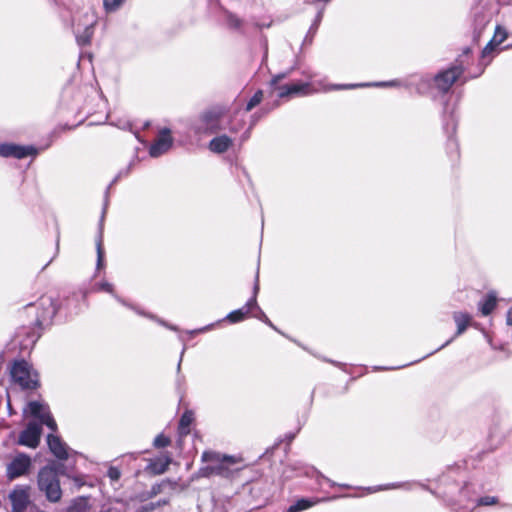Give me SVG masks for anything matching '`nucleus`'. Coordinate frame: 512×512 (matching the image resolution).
I'll use <instances>...</instances> for the list:
<instances>
[{
	"label": "nucleus",
	"mask_w": 512,
	"mask_h": 512,
	"mask_svg": "<svg viewBox=\"0 0 512 512\" xmlns=\"http://www.w3.org/2000/svg\"><path fill=\"white\" fill-rule=\"evenodd\" d=\"M225 113V108L222 106L210 107L191 122L189 129L197 136L218 133L225 129L223 126Z\"/></svg>",
	"instance_id": "obj_1"
},
{
	"label": "nucleus",
	"mask_w": 512,
	"mask_h": 512,
	"mask_svg": "<svg viewBox=\"0 0 512 512\" xmlns=\"http://www.w3.org/2000/svg\"><path fill=\"white\" fill-rule=\"evenodd\" d=\"M38 488L43 492L48 501L56 503L61 499L62 490L57 472L53 467L44 466L38 472Z\"/></svg>",
	"instance_id": "obj_2"
},
{
	"label": "nucleus",
	"mask_w": 512,
	"mask_h": 512,
	"mask_svg": "<svg viewBox=\"0 0 512 512\" xmlns=\"http://www.w3.org/2000/svg\"><path fill=\"white\" fill-rule=\"evenodd\" d=\"M12 380L23 390H35L39 387V375L25 360L15 361L10 369Z\"/></svg>",
	"instance_id": "obj_3"
},
{
	"label": "nucleus",
	"mask_w": 512,
	"mask_h": 512,
	"mask_svg": "<svg viewBox=\"0 0 512 512\" xmlns=\"http://www.w3.org/2000/svg\"><path fill=\"white\" fill-rule=\"evenodd\" d=\"M202 462H212L215 468L216 476L222 478H231L239 471V468H234V465L239 462L235 456L221 454L215 451H204L201 455Z\"/></svg>",
	"instance_id": "obj_4"
},
{
	"label": "nucleus",
	"mask_w": 512,
	"mask_h": 512,
	"mask_svg": "<svg viewBox=\"0 0 512 512\" xmlns=\"http://www.w3.org/2000/svg\"><path fill=\"white\" fill-rule=\"evenodd\" d=\"M290 72L279 73L270 81L271 92L277 91L278 98H286L293 95H307L311 93L310 83L299 82L292 84L279 85V82L288 77Z\"/></svg>",
	"instance_id": "obj_5"
},
{
	"label": "nucleus",
	"mask_w": 512,
	"mask_h": 512,
	"mask_svg": "<svg viewBox=\"0 0 512 512\" xmlns=\"http://www.w3.org/2000/svg\"><path fill=\"white\" fill-rule=\"evenodd\" d=\"M132 163H130L125 169L118 172L115 178L112 180L110 185L107 187L105 191V202L102 210V215L99 223V233L96 240V250H97V264L96 269L100 270L104 266V248H103V222L106 214L107 206H108V196L110 187L115 184L120 178L125 177L129 174Z\"/></svg>",
	"instance_id": "obj_6"
},
{
	"label": "nucleus",
	"mask_w": 512,
	"mask_h": 512,
	"mask_svg": "<svg viewBox=\"0 0 512 512\" xmlns=\"http://www.w3.org/2000/svg\"><path fill=\"white\" fill-rule=\"evenodd\" d=\"M94 289L98 290V291H104V292L110 293L119 303H121L122 305H124V306L128 307L129 309L135 311L137 314H139L141 316H144V317H147V318H149L151 320H154L157 323H159L160 325H162V326H164L166 328H169L171 330H174V331L177 330V328L175 326L169 325L167 322H165L164 320H162L160 318H157L155 315L150 314V313H146L145 311H143L139 307H137V306H135V305H133L131 303H128L126 300H124L123 298H121L119 295H117L114 292L113 285L111 283L107 282V281H103V282L95 284Z\"/></svg>",
	"instance_id": "obj_7"
},
{
	"label": "nucleus",
	"mask_w": 512,
	"mask_h": 512,
	"mask_svg": "<svg viewBox=\"0 0 512 512\" xmlns=\"http://www.w3.org/2000/svg\"><path fill=\"white\" fill-rule=\"evenodd\" d=\"M32 460L27 454L20 452L6 466V477L9 480H15L22 477L30 471Z\"/></svg>",
	"instance_id": "obj_8"
},
{
	"label": "nucleus",
	"mask_w": 512,
	"mask_h": 512,
	"mask_svg": "<svg viewBox=\"0 0 512 512\" xmlns=\"http://www.w3.org/2000/svg\"><path fill=\"white\" fill-rule=\"evenodd\" d=\"M36 307L38 313L35 324L38 327L50 324L59 309L54 299L49 296L41 297L38 300Z\"/></svg>",
	"instance_id": "obj_9"
},
{
	"label": "nucleus",
	"mask_w": 512,
	"mask_h": 512,
	"mask_svg": "<svg viewBox=\"0 0 512 512\" xmlns=\"http://www.w3.org/2000/svg\"><path fill=\"white\" fill-rule=\"evenodd\" d=\"M463 66L453 65L450 68L439 72L434 76L433 82L435 87L442 93L449 91L453 83L463 74Z\"/></svg>",
	"instance_id": "obj_10"
},
{
	"label": "nucleus",
	"mask_w": 512,
	"mask_h": 512,
	"mask_svg": "<svg viewBox=\"0 0 512 512\" xmlns=\"http://www.w3.org/2000/svg\"><path fill=\"white\" fill-rule=\"evenodd\" d=\"M28 411L32 417L39 420L37 423L41 426L46 425L53 432L57 430V424L46 403L31 401L28 403Z\"/></svg>",
	"instance_id": "obj_11"
},
{
	"label": "nucleus",
	"mask_w": 512,
	"mask_h": 512,
	"mask_svg": "<svg viewBox=\"0 0 512 512\" xmlns=\"http://www.w3.org/2000/svg\"><path fill=\"white\" fill-rule=\"evenodd\" d=\"M96 24V18L94 15L86 13L83 16V23L74 24V34L76 41L80 46L90 44L92 36L94 34V26Z\"/></svg>",
	"instance_id": "obj_12"
},
{
	"label": "nucleus",
	"mask_w": 512,
	"mask_h": 512,
	"mask_svg": "<svg viewBox=\"0 0 512 512\" xmlns=\"http://www.w3.org/2000/svg\"><path fill=\"white\" fill-rule=\"evenodd\" d=\"M259 289V276L257 273L251 298L246 302V304L243 307L230 312L226 316V319L230 323H238L243 321L247 317V315L253 310V307H257V295L259 293Z\"/></svg>",
	"instance_id": "obj_13"
},
{
	"label": "nucleus",
	"mask_w": 512,
	"mask_h": 512,
	"mask_svg": "<svg viewBox=\"0 0 512 512\" xmlns=\"http://www.w3.org/2000/svg\"><path fill=\"white\" fill-rule=\"evenodd\" d=\"M457 126L456 119L453 114V109L449 111L448 104H445L444 111H443V129L448 135V143L447 148L450 153H454V157H458V143L453 138V134L455 133Z\"/></svg>",
	"instance_id": "obj_14"
},
{
	"label": "nucleus",
	"mask_w": 512,
	"mask_h": 512,
	"mask_svg": "<svg viewBox=\"0 0 512 512\" xmlns=\"http://www.w3.org/2000/svg\"><path fill=\"white\" fill-rule=\"evenodd\" d=\"M8 497L11 502L12 512H25L30 504V487L27 485H16Z\"/></svg>",
	"instance_id": "obj_15"
},
{
	"label": "nucleus",
	"mask_w": 512,
	"mask_h": 512,
	"mask_svg": "<svg viewBox=\"0 0 512 512\" xmlns=\"http://www.w3.org/2000/svg\"><path fill=\"white\" fill-rule=\"evenodd\" d=\"M41 434L42 426L36 421H30L19 434L18 444L29 448H36L40 443Z\"/></svg>",
	"instance_id": "obj_16"
},
{
	"label": "nucleus",
	"mask_w": 512,
	"mask_h": 512,
	"mask_svg": "<svg viewBox=\"0 0 512 512\" xmlns=\"http://www.w3.org/2000/svg\"><path fill=\"white\" fill-rule=\"evenodd\" d=\"M37 154V149L33 146H22L16 144L3 143L0 144L1 157H13L16 159H23L27 156H34Z\"/></svg>",
	"instance_id": "obj_17"
},
{
	"label": "nucleus",
	"mask_w": 512,
	"mask_h": 512,
	"mask_svg": "<svg viewBox=\"0 0 512 512\" xmlns=\"http://www.w3.org/2000/svg\"><path fill=\"white\" fill-rule=\"evenodd\" d=\"M453 319L456 323V326H457V330H456V333L454 335V337H452L451 339L447 340L443 345H441L439 348H437L436 350L432 351L431 353L427 354L426 356L423 357L426 358L434 353H436L437 351L443 349L444 347H446L447 345H449L456 337L462 335L466 329L468 328V326H470L472 324V316L469 314V313H466V312H454L453 313Z\"/></svg>",
	"instance_id": "obj_18"
},
{
	"label": "nucleus",
	"mask_w": 512,
	"mask_h": 512,
	"mask_svg": "<svg viewBox=\"0 0 512 512\" xmlns=\"http://www.w3.org/2000/svg\"><path fill=\"white\" fill-rule=\"evenodd\" d=\"M171 146L172 138L170 136V131L169 129H163L155 142L151 144L149 154L151 157H159L166 153Z\"/></svg>",
	"instance_id": "obj_19"
},
{
	"label": "nucleus",
	"mask_w": 512,
	"mask_h": 512,
	"mask_svg": "<svg viewBox=\"0 0 512 512\" xmlns=\"http://www.w3.org/2000/svg\"><path fill=\"white\" fill-rule=\"evenodd\" d=\"M47 443L50 451L56 458L60 460H66L68 458V446L59 436L49 434L47 436Z\"/></svg>",
	"instance_id": "obj_20"
},
{
	"label": "nucleus",
	"mask_w": 512,
	"mask_h": 512,
	"mask_svg": "<svg viewBox=\"0 0 512 512\" xmlns=\"http://www.w3.org/2000/svg\"><path fill=\"white\" fill-rule=\"evenodd\" d=\"M314 469L312 467L306 466L301 462H295L287 465L283 470V476L285 478H292L294 476L307 475L309 476L311 473H314Z\"/></svg>",
	"instance_id": "obj_21"
},
{
	"label": "nucleus",
	"mask_w": 512,
	"mask_h": 512,
	"mask_svg": "<svg viewBox=\"0 0 512 512\" xmlns=\"http://www.w3.org/2000/svg\"><path fill=\"white\" fill-rule=\"evenodd\" d=\"M223 21L225 26L233 31L242 32L244 26V20L238 17L236 14L231 11L223 8Z\"/></svg>",
	"instance_id": "obj_22"
},
{
	"label": "nucleus",
	"mask_w": 512,
	"mask_h": 512,
	"mask_svg": "<svg viewBox=\"0 0 512 512\" xmlns=\"http://www.w3.org/2000/svg\"><path fill=\"white\" fill-rule=\"evenodd\" d=\"M171 463V457L168 454L161 455L155 459L150 460L148 469L154 474H163Z\"/></svg>",
	"instance_id": "obj_23"
},
{
	"label": "nucleus",
	"mask_w": 512,
	"mask_h": 512,
	"mask_svg": "<svg viewBox=\"0 0 512 512\" xmlns=\"http://www.w3.org/2000/svg\"><path fill=\"white\" fill-rule=\"evenodd\" d=\"M232 145V140L227 135H221L213 138L209 142V149L214 153H224Z\"/></svg>",
	"instance_id": "obj_24"
},
{
	"label": "nucleus",
	"mask_w": 512,
	"mask_h": 512,
	"mask_svg": "<svg viewBox=\"0 0 512 512\" xmlns=\"http://www.w3.org/2000/svg\"><path fill=\"white\" fill-rule=\"evenodd\" d=\"M326 499H306L301 498L297 500L294 504L288 507V509L285 512H301L308 508L313 507L314 505L325 501Z\"/></svg>",
	"instance_id": "obj_25"
},
{
	"label": "nucleus",
	"mask_w": 512,
	"mask_h": 512,
	"mask_svg": "<svg viewBox=\"0 0 512 512\" xmlns=\"http://www.w3.org/2000/svg\"><path fill=\"white\" fill-rule=\"evenodd\" d=\"M245 125L244 115L240 113V111H236L230 117L227 126H224L225 129H228L231 133H238L243 129Z\"/></svg>",
	"instance_id": "obj_26"
},
{
	"label": "nucleus",
	"mask_w": 512,
	"mask_h": 512,
	"mask_svg": "<svg viewBox=\"0 0 512 512\" xmlns=\"http://www.w3.org/2000/svg\"><path fill=\"white\" fill-rule=\"evenodd\" d=\"M194 421V413L190 410H186L179 420L178 430L181 435H187L190 433V426Z\"/></svg>",
	"instance_id": "obj_27"
},
{
	"label": "nucleus",
	"mask_w": 512,
	"mask_h": 512,
	"mask_svg": "<svg viewBox=\"0 0 512 512\" xmlns=\"http://www.w3.org/2000/svg\"><path fill=\"white\" fill-rule=\"evenodd\" d=\"M478 307L482 315H489L496 307V296L492 293H489L479 302Z\"/></svg>",
	"instance_id": "obj_28"
},
{
	"label": "nucleus",
	"mask_w": 512,
	"mask_h": 512,
	"mask_svg": "<svg viewBox=\"0 0 512 512\" xmlns=\"http://www.w3.org/2000/svg\"><path fill=\"white\" fill-rule=\"evenodd\" d=\"M88 509V500L85 498H78L73 501L68 512H86Z\"/></svg>",
	"instance_id": "obj_29"
},
{
	"label": "nucleus",
	"mask_w": 512,
	"mask_h": 512,
	"mask_svg": "<svg viewBox=\"0 0 512 512\" xmlns=\"http://www.w3.org/2000/svg\"><path fill=\"white\" fill-rule=\"evenodd\" d=\"M23 330L27 334V338L24 341H20V347H21V349L32 348L34 346V344L36 343V341L38 340L39 335H36V333L34 331L29 332V331H26V329H23Z\"/></svg>",
	"instance_id": "obj_30"
},
{
	"label": "nucleus",
	"mask_w": 512,
	"mask_h": 512,
	"mask_svg": "<svg viewBox=\"0 0 512 512\" xmlns=\"http://www.w3.org/2000/svg\"><path fill=\"white\" fill-rule=\"evenodd\" d=\"M206 465L202 466L198 472L197 477L210 478L216 476L215 468L212 462H205Z\"/></svg>",
	"instance_id": "obj_31"
},
{
	"label": "nucleus",
	"mask_w": 512,
	"mask_h": 512,
	"mask_svg": "<svg viewBox=\"0 0 512 512\" xmlns=\"http://www.w3.org/2000/svg\"><path fill=\"white\" fill-rule=\"evenodd\" d=\"M263 99V91L258 90L255 94L250 98L245 107V112L251 111L254 107H256Z\"/></svg>",
	"instance_id": "obj_32"
},
{
	"label": "nucleus",
	"mask_w": 512,
	"mask_h": 512,
	"mask_svg": "<svg viewBox=\"0 0 512 512\" xmlns=\"http://www.w3.org/2000/svg\"><path fill=\"white\" fill-rule=\"evenodd\" d=\"M253 310H255V314H253V317L262 321L263 323L267 324L274 330H277V328L273 325V323L270 321V319L267 317V315L264 313V311L259 307L257 304V307H253Z\"/></svg>",
	"instance_id": "obj_33"
},
{
	"label": "nucleus",
	"mask_w": 512,
	"mask_h": 512,
	"mask_svg": "<svg viewBox=\"0 0 512 512\" xmlns=\"http://www.w3.org/2000/svg\"><path fill=\"white\" fill-rule=\"evenodd\" d=\"M184 352H185V348H183V350L181 352L180 360H179L178 365H177L176 385H177V389L179 391H183L184 390V386H185V377H184V375L180 374L181 362H182V358H183Z\"/></svg>",
	"instance_id": "obj_34"
},
{
	"label": "nucleus",
	"mask_w": 512,
	"mask_h": 512,
	"mask_svg": "<svg viewBox=\"0 0 512 512\" xmlns=\"http://www.w3.org/2000/svg\"><path fill=\"white\" fill-rule=\"evenodd\" d=\"M170 444V438L165 436L163 433L158 434L153 441V445L155 448H165Z\"/></svg>",
	"instance_id": "obj_35"
},
{
	"label": "nucleus",
	"mask_w": 512,
	"mask_h": 512,
	"mask_svg": "<svg viewBox=\"0 0 512 512\" xmlns=\"http://www.w3.org/2000/svg\"><path fill=\"white\" fill-rule=\"evenodd\" d=\"M80 298H84V295H80V294H73L72 296L68 297L64 303H62V306L69 312V313H72L73 311L71 310V305L74 304V303H78Z\"/></svg>",
	"instance_id": "obj_36"
},
{
	"label": "nucleus",
	"mask_w": 512,
	"mask_h": 512,
	"mask_svg": "<svg viewBox=\"0 0 512 512\" xmlns=\"http://www.w3.org/2000/svg\"><path fill=\"white\" fill-rule=\"evenodd\" d=\"M124 2V0H103V5L106 11H115L120 5Z\"/></svg>",
	"instance_id": "obj_37"
},
{
	"label": "nucleus",
	"mask_w": 512,
	"mask_h": 512,
	"mask_svg": "<svg viewBox=\"0 0 512 512\" xmlns=\"http://www.w3.org/2000/svg\"><path fill=\"white\" fill-rule=\"evenodd\" d=\"M498 502V499L493 496H484L476 500V506H489Z\"/></svg>",
	"instance_id": "obj_38"
},
{
	"label": "nucleus",
	"mask_w": 512,
	"mask_h": 512,
	"mask_svg": "<svg viewBox=\"0 0 512 512\" xmlns=\"http://www.w3.org/2000/svg\"><path fill=\"white\" fill-rule=\"evenodd\" d=\"M323 13H324V9H320L315 17V20L314 22L312 23L311 27H310V32L313 31V33H316L317 30H318V27L322 21V18H323Z\"/></svg>",
	"instance_id": "obj_39"
},
{
	"label": "nucleus",
	"mask_w": 512,
	"mask_h": 512,
	"mask_svg": "<svg viewBox=\"0 0 512 512\" xmlns=\"http://www.w3.org/2000/svg\"><path fill=\"white\" fill-rule=\"evenodd\" d=\"M323 13H324V9H320L315 17V20L314 22L312 23L311 27H310V32L313 31V33H316L317 30H318V27L322 21V18H323Z\"/></svg>",
	"instance_id": "obj_40"
},
{
	"label": "nucleus",
	"mask_w": 512,
	"mask_h": 512,
	"mask_svg": "<svg viewBox=\"0 0 512 512\" xmlns=\"http://www.w3.org/2000/svg\"><path fill=\"white\" fill-rule=\"evenodd\" d=\"M121 476V472L119 471L118 468L116 467H110L109 470H108V477L113 480V481H117L119 480Z\"/></svg>",
	"instance_id": "obj_41"
},
{
	"label": "nucleus",
	"mask_w": 512,
	"mask_h": 512,
	"mask_svg": "<svg viewBox=\"0 0 512 512\" xmlns=\"http://www.w3.org/2000/svg\"><path fill=\"white\" fill-rule=\"evenodd\" d=\"M398 487H402V484H389L386 486L369 487V488H367V490L369 493H372V492H376V491H379L382 489H392V488H398Z\"/></svg>",
	"instance_id": "obj_42"
},
{
	"label": "nucleus",
	"mask_w": 512,
	"mask_h": 512,
	"mask_svg": "<svg viewBox=\"0 0 512 512\" xmlns=\"http://www.w3.org/2000/svg\"><path fill=\"white\" fill-rule=\"evenodd\" d=\"M373 85L378 86V87L399 86L400 82L397 80H393V81H389V82H378V83H374Z\"/></svg>",
	"instance_id": "obj_43"
},
{
	"label": "nucleus",
	"mask_w": 512,
	"mask_h": 512,
	"mask_svg": "<svg viewBox=\"0 0 512 512\" xmlns=\"http://www.w3.org/2000/svg\"><path fill=\"white\" fill-rule=\"evenodd\" d=\"M369 84H351V85H336L335 89H349V88H355L360 86H368Z\"/></svg>",
	"instance_id": "obj_44"
},
{
	"label": "nucleus",
	"mask_w": 512,
	"mask_h": 512,
	"mask_svg": "<svg viewBox=\"0 0 512 512\" xmlns=\"http://www.w3.org/2000/svg\"><path fill=\"white\" fill-rule=\"evenodd\" d=\"M493 50V41L491 40L482 50V57L485 58L486 55Z\"/></svg>",
	"instance_id": "obj_45"
},
{
	"label": "nucleus",
	"mask_w": 512,
	"mask_h": 512,
	"mask_svg": "<svg viewBox=\"0 0 512 512\" xmlns=\"http://www.w3.org/2000/svg\"><path fill=\"white\" fill-rule=\"evenodd\" d=\"M255 121L256 120H253L250 127L243 133V135L241 136V142H245L250 137V131H251L252 126L254 125Z\"/></svg>",
	"instance_id": "obj_46"
},
{
	"label": "nucleus",
	"mask_w": 512,
	"mask_h": 512,
	"mask_svg": "<svg viewBox=\"0 0 512 512\" xmlns=\"http://www.w3.org/2000/svg\"><path fill=\"white\" fill-rule=\"evenodd\" d=\"M315 34L316 33H313V31L310 32V29H309L307 34H306V36H305V38H304V44H311Z\"/></svg>",
	"instance_id": "obj_47"
},
{
	"label": "nucleus",
	"mask_w": 512,
	"mask_h": 512,
	"mask_svg": "<svg viewBox=\"0 0 512 512\" xmlns=\"http://www.w3.org/2000/svg\"><path fill=\"white\" fill-rule=\"evenodd\" d=\"M506 322L508 325L512 326V306L507 311Z\"/></svg>",
	"instance_id": "obj_48"
},
{
	"label": "nucleus",
	"mask_w": 512,
	"mask_h": 512,
	"mask_svg": "<svg viewBox=\"0 0 512 512\" xmlns=\"http://www.w3.org/2000/svg\"><path fill=\"white\" fill-rule=\"evenodd\" d=\"M155 508L154 504L153 503H150V504H147L145 506L142 507V511L143 512H148V511H151Z\"/></svg>",
	"instance_id": "obj_49"
},
{
	"label": "nucleus",
	"mask_w": 512,
	"mask_h": 512,
	"mask_svg": "<svg viewBox=\"0 0 512 512\" xmlns=\"http://www.w3.org/2000/svg\"><path fill=\"white\" fill-rule=\"evenodd\" d=\"M286 437H287V439H288V442H291V441L294 439L295 434L290 433V434H288Z\"/></svg>",
	"instance_id": "obj_50"
},
{
	"label": "nucleus",
	"mask_w": 512,
	"mask_h": 512,
	"mask_svg": "<svg viewBox=\"0 0 512 512\" xmlns=\"http://www.w3.org/2000/svg\"><path fill=\"white\" fill-rule=\"evenodd\" d=\"M322 478H323L325 481H327L331 486H335V485H337L336 483L332 482L330 479H328V478H326V477H324V476H322Z\"/></svg>",
	"instance_id": "obj_51"
},
{
	"label": "nucleus",
	"mask_w": 512,
	"mask_h": 512,
	"mask_svg": "<svg viewBox=\"0 0 512 512\" xmlns=\"http://www.w3.org/2000/svg\"><path fill=\"white\" fill-rule=\"evenodd\" d=\"M58 251H59V240H57V244H56V252L54 254V256L52 257L53 259L56 257V255L58 254Z\"/></svg>",
	"instance_id": "obj_52"
},
{
	"label": "nucleus",
	"mask_w": 512,
	"mask_h": 512,
	"mask_svg": "<svg viewBox=\"0 0 512 512\" xmlns=\"http://www.w3.org/2000/svg\"><path fill=\"white\" fill-rule=\"evenodd\" d=\"M467 489H468V486H467V485H466V486H464V487L462 488V490H461V494H462L463 496L465 495V493H466Z\"/></svg>",
	"instance_id": "obj_53"
},
{
	"label": "nucleus",
	"mask_w": 512,
	"mask_h": 512,
	"mask_svg": "<svg viewBox=\"0 0 512 512\" xmlns=\"http://www.w3.org/2000/svg\"><path fill=\"white\" fill-rule=\"evenodd\" d=\"M464 55H468L470 53V48H465L463 51Z\"/></svg>",
	"instance_id": "obj_54"
},
{
	"label": "nucleus",
	"mask_w": 512,
	"mask_h": 512,
	"mask_svg": "<svg viewBox=\"0 0 512 512\" xmlns=\"http://www.w3.org/2000/svg\"><path fill=\"white\" fill-rule=\"evenodd\" d=\"M209 328H210V326L205 327V328H202V329H199L198 331H199V332H204V331H207Z\"/></svg>",
	"instance_id": "obj_55"
},
{
	"label": "nucleus",
	"mask_w": 512,
	"mask_h": 512,
	"mask_svg": "<svg viewBox=\"0 0 512 512\" xmlns=\"http://www.w3.org/2000/svg\"><path fill=\"white\" fill-rule=\"evenodd\" d=\"M53 261V258L50 259V261L44 266L42 267V270H45V268Z\"/></svg>",
	"instance_id": "obj_56"
},
{
	"label": "nucleus",
	"mask_w": 512,
	"mask_h": 512,
	"mask_svg": "<svg viewBox=\"0 0 512 512\" xmlns=\"http://www.w3.org/2000/svg\"><path fill=\"white\" fill-rule=\"evenodd\" d=\"M339 486H340V487H345V488H348V487H349V486H348V485H346V484H341V485H339Z\"/></svg>",
	"instance_id": "obj_57"
}]
</instances>
